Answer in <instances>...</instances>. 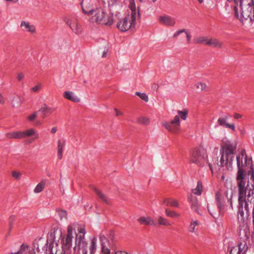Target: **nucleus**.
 Masks as SVG:
<instances>
[{
    "label": "nucleus",
    "mask_w": 254,
    "mask_h": 254,
    "mask_svg": "<svg viewBox=\"0 0 254 254\" xmlns=\"http://www.w3.org/2000/svg\"><path fill=\"white\" fill-rule=\"evenodd\" d=\"M237 143L236 141H228L221 146L220 154L213 159V165H208L212 173L213 168L220 170V167L226 166L228 169L231 168L234 156L237 152Z\"/></svg>",
    "instance_id": "obj_1"
},
{
    "label": "nucleus",
    "mask_w": 254,
    "mask_h": 254,
    "mask_svg": "<svg viewBox=\"0 0 254 254\" xmlns=\"http://www.w3.org/2000/svg\"><path fill=\"white\" fill-rule=\"evenodd\" d=\"M85 234V229L83 227L78 226L77 232L73 226L69 225L67 226V234L63 239V249L64 250H69L71 246L73 238L75 236V244L76 246L74 248V250L76 251L80 249L81 246L84 247V245H87L84 239V235Z\"/></svg>",
    "instance_id": "obj_2"
},
{
    "label": "nucleus",
    "mask_w": 254,
    "mask_h": 254,
    "mask_svg": "<svg viewBox=\"0 0 254 254\" xmlns=\"http://www.w3.org/2000/svg\"><path fill=\"white\" fill-rule=\"evenodd\" d=\"M125 2L128 5L130 12H128V14L120 19L117 24V28L122 32L134 28L136 25V18L140 17L139 7L136 6L134 0H125Z\"/></svg>",
    "instance_id": "obj_3"
},
{
    "label": "nucleus",
    "mask_w": 254,
    "mask_h": 254,
    "mask_svg": "<svg viewBox=\"0 0 254 254\" xmlns=\"http://www.w3.org/2000/svg\"><path fill=\"white\" fill-rule=\"evenodd\" d=\"M249 177L254 182L252 186L254 189V169L252 158L248 157L245 150H242L239 154V181H247Z\"/></svg>",
    "instance_id": "obj_4"
},
{
    "label": "nucleus",
    "mask_w": 254,
    "mask_h": 254,
    "mask_svg": "<svg viewBox=\"0 0 254 254\" xmlns=\"http://www.w3.org/2000/svg\"><path fill=\"white\" fill-rule=\"evenodd\" d=\"M241 7V22L246 28L250 27L254 20V5L251 0H239Z\"/></svg>",
    "instance_id": "obj_5"
},
{
    "label": "nucleus",
    "mask_w": 254,
    "mask_h": 254,
    "mask_svg": "<svg viewBox=\"0 0 254 254\" xmlns=\"http://www.w3.org/2000/svg\"><path fill=\"white\" fill-rule=\"evenodd\" d=\"M91 22L108 26L112 24L113 16L111 13H107L101 7H96L89 15Z\"/></svg>",
    "instance_id": "obj_6"
},
{
    "label": "nucleus",
    "mask_w": 254,
    "mask_h": 254,
    "mask_svg": "<svg viewBox=\"0 0 254 254\" xmlns=\"http://www.w3.org/2000/svg\"><path fill=\"white\" fill-rule=\"evenodd\" d=\"M177 113L179 116H176L174 119L170 122H163L162 123V126L169 131L173 133H177L180 130V120L181 118L183 120H186L188 114V110L184 109L183 110H178Z\"/></svg>",
    "instance_id": "obj_7"
},
{
    "label": "nucleus",
    "mask_w": 254,
    "mask_h": 254,
    "mask_svg": "<svg viewBox=\"0 0 254 254\" xmlns=\"http://www.w3.org/2000/svg\"><path fill=\"white\" fill-rule=\"evenodd\" d=\"M236 188L234 187V190L233 191L231 190L230 194V197H229V192L228 191L223 192L221 190H220L218 192L216 193L215 197L216 201L217 202V205L219 209V212L221 213L224 208L225 200L224 199V195H226L228 201H229L231 207L233 208L232 205V197L233 195L236 193Z\"/></svg>",
    "instance_id": "obj_8"
},
{
    "label": "nucleus",
    "mask_w": 254,
    "mask_h": 254,
    "mask_svg": "<svg viewBox=\"0 0 254 254\" xmlns=\"http://www.w3.org/2000/svg\"><path fill=\"white\" fill-rule=\"evenodd\" d=\"M248 179L246 181L245 180H240L239 181V205H240L241 201L244 200L245 207L247 204L246 202L245 198L246 197L249 198L254 194L253 188L248 189Z\"/></svg>",
    "instance_id": "obj_9"
},
{
    "label": "nucleus",
    "mask_w": 254,
    "mask_h": 254,
    "mask_svg": "<svg viewBox=\"0 0 254 254\" xmlns=\"http://www.w3.org/2000/svg\"><path fill=\"white\" fill-rule=\"evenodd\" d=\"M207 154L203 149H195L191 153L190 162L202 166L207 162Z\"/></svg>",
    "instance_id": "obj_10"
},
{
    "label": "nucleus",
    "mask_w": 254,
    "mask_h": 254,
    "mask_svg": "<svg viewBox=\"0 0 254 254\" xmlns=\"http://www.w3.org/2000/svg\"><path fill=\"white\" fill-rule=\"evenodd\" d=\"M64 21L69 26L72 31L76 34H80L82 32L80 25L77 20L74 17L65 18Z\"/></svg>",
    "instance_id": "obj_11"
},
{
    "label": "nucleus",
    "mask_w": 254,
    "mask_h": 254,
    "mask_svg": "<svg viewBox=\"0 0 254 254\" xmlns=\"http://www.w3.org/2000/svg\"><path fill=\"white\" fill-rule=\"evenodd\" d=\"M94 0H82L81 4L83 12L89 15L96 8L94 6Z\"/></svg>",
    "instance_id": "obj_12"
},
{
    "label": "nucleus",
    "mask_w": 254,
    "mask_h": 254,
    "mask_svg": "<svg viewBox=\"0 0 254 254\" xmlns=\"http://www.w3.org/2000/svg\"><path fill=\"white\" fill-rule=\"evenodd\" d=\"M158 21L161 24L167 26L173 27L176 24L174 18L166 14L160 15L158 17Z\"/></svg>",
    "instance_id": "obj_13"
},
{
    "label": "nucleus",
    "mask_w": 254,
    "mask_h": 254,
    "mask_svg": "<svg viewBox=\"0 0 254 254\" xmlns=\"http://www.w3.org/2000/svg\"><path fill=\"white\" fill-rule=\"evenodd\" d=\"M20 27L22 31L29 32L32 34L35 33L36 31L35 26L28 21H22Z\"/></svg>",
    "instance_id": "obj_14"
},
{
    "label": "nucleus",
    "mask_w": 254,
    "mask_h": 254,
    "mask_svg": "<svg viewBox=\"0 0 254 254\" xmlns=\"http://www.w3.org/2000/svg\"><path fill=\"white\" fill-rule=\"evenodd\" d=\"M101 242L102 253L103 254H110V250L109 248V241L103 235L100 237Z\"/></svg>",
    "instance_id": "obj_15"
},
{
    "label": "nucleus",
    "mask_w": 254,
    "mask_h": 254,
    "mask_svg": "<svg viewBox=\"0 0 254 254\" xmlns=\"http://www.w3.org/2000/svg\"><path fill=\"white\" fill-rule=\"evenodd\" d=\"M138 221L141 225L155 226V221L150 217L142 216L138 219Z\"/></svg>",
    "instance_id": "obj_16"
},
{
    "label": "nucleus",
    "mask_w": 254,
    "mask_h": 254,
    "mask_svg": "<svg viewBox=\"0 0 254 254\" xmlns=\"http://www.w3.org/2000/svg\"><path fill=\"white\" fill-rule=\"evenodd\" d=\"M54 109L49 107L46 104H44L39 110V112L42 113V117L43 119L46 118L49 115L51 114Z\"/></svg>",
    "instance_id": "obj_17"
},
{
    "label": "nucleus",
    "mask_w": 254,
    "mask_h": 254,
    "mask_svg": "<svg viewBox=\"0 0 254 254\" xmlns=\"http://www.w3.org/2000/svg\"><path fill=\"white\" fill-rule=\"evenodd\" d=\"M188 199L191 203V208L192 210L200 214L198 211V202L197 198L192 194H190L189 196Z\"/></svg>",
    "instance_id": "obj_18"
},
{
    "label": "nucleus",
    "mask_w": 254,
    "mask_h": 254,
    "mask_svg": "<svg viewBox=\"0 0 254 254\" xmlns=\"http://www.w3.org/2000/svg\"><path fill=\"white\" fill-rule=\"evenodd\" d=\"M218 124L224 127L230 128L232 130H235V125L234 124H230L227 122V119L225 117L219 118L218 120Z\"/></svg>",
    "instance_id": "obj_19"
},
{
    "label": "nucleus",
    "mask_w": 254,
    "mask_h": 254,
    "mask_svg": "<svg viewBox=\"0 0 254 254\" xmlns=\"http://www.w3.org/2000/svg\"><path fill=\"white\" fill-rule=\"evenodd\" d=\"M163 204L166 206H170L173 207H178L179 204L177 200L171 198H166L163 200Z\"/></svg>",
    "instance_id": "obj_20"
},
{
    "label": "nucleus",
    "mask_w": 254,
    "mask_h": 254,
    "mask_svg": "<svg viewBox=\"0 0 254 254\" xmlns=\"http://www.w3.org/2000/svg\"><path fill=\"white\" fill-rule=\"evenodd\" d=\"M63 96L65 98L74 102L76 103L79 102L80 101V99L78 97L75 96L73 92L71 91L64 92Z\"/></svg>",
    "instance_id": "obj_21"
},
{
    "label": "nucleus",
    "mask_w": 254,
    "mask_h": 254,
    "mask_svg": "<svg viewBox=\"0 0 254 254\" xmlns=\"http://www.w3.org/2000/svg\"><path fill=\"white\" fill-rule=\"evenodd\" d=\"M214 48H221L222 43L219 40L214 38H208L207 45Z\"/></svg>",
    "instance_id": "obj_22"
},
{
    "label": "nucleus",
    "mask_w": 254,
    "mask_h": 254,
    "mask_svg": "<svg viewBox=\"0 0 254 254\" xmlns=\"http://www.w3.org/2000/svg\"><path fill=\"white\" fill-rule=\"evenodd\" d=\"M65 146V141L58 140V157L59 159H62L63 157V148Z\"/></svg>",
    "instance_id": "obj_23"
},
{
    "label": "nucleus",
    "mask_w": 254,
    "mask_h": 254,
    "mask_svg": "<svg viewBox=\"0 0 254 254\" xmlns=\"http://www.w3.org/2000/svg\"><path fill=\"white\" fill-rule=\"evenodd\" d=\"M94 190L96 193V194L98 196V197L104 202L108 204L110 202L109 198L103 193H102L101 191L97 189L96 188L94 189Z\"/></svg>",
    "instance_id": "obj_24"
},
{
    "label": "nucleus",
    "mask_w": 254,
    "mask_h": 254,
    "mask_svg": "<svg viewBox=\"0 0 254 254\" xmlns=\"http://www.w3.org/2000/svg\"><path fill=\"white\" fill-rule=\"evenodd\" d=\"M21 133L22 138L30 137L36 134V130L31 128L28 129H26L23 131H21Z\"/></svg>",
    "instance_id": "obj_25"
},
{
    "label": "nucleus",
    "mask_w": 254,
    "mask_h": 254,
    "mask_svg": "<svg viewBox=\"0 0 254 254\" xmlns=\"http://www.w3.org/2000/svg\"><path fill=\"white\" fill-rule=\"evenodd\" d=\"M5 135L7 138L10 139H22L21 131L8 132Z\"/></svg>",
    "instance_id": "obj_26"
},
{
    "label": "nucleus",
    "mask_w": 254,
    "mask_h": 254,
    "mask_svg": "<svg viewBox=\"0 0 254 254\" xmlns=\"http://www.w3.org/2000/svg\"><path fill=\"white\" fill-rule=\"evenodd\" d=\"M29 251L28 246L23 244L17 252H11L9 254H23L27 253Z\"/></svg>",
    "instance_id": "obj_27"
},
{
    "label": "nucleus",
    "mask_w": 254,
    "mask_h": 254,
    "mask_svg": "<svg viewBox=\"0 0 254 254\" xmlns=\"http://www.w3.org/2000/svg\"><path fill=\"white\" fill-rule=\"evenodd\" d=\"M207 37H195L194 38V42L196 44H203L204 43L207 45V41L208 40Z\"/></svg>",
    "instance_id": "obj_28"
},
{
    "label": "nucleus",
    "mask_w": 254,
    "mask_h": 254,
    "mask_svg": "<svg viewBox=\"0 0 254 254\" xmlns=\"http://www.w3.org/2000/svg\"><path fill=\"white\" fill-rule=\"evenodd\" d=\"M22 101L23 99L21 97L19 96H15L13 97L11 103L13 106L19 107L22 104Z\"/></svg>",
    "instance_id": "obj_29"
},
{
    "label": "nucleus",
    "mask_w": 254,
    "mask_h": 254,
    "mask_svg": "<svg viewBox=\"0 0 254 254\" xmlns=\"http://www.w3.org/2000/svg\"><path fill=\"white\" fill-rule=\"evenodd\" d=\"M165 213L166 215L172 218H177L180 216L179 213L167 208L165 209Z\"/></svg>",
    "instance_id": "obj_30"
},
{
    "label": "nucleus",
    "mask_w": 254,
    "mask_h": 254,
    "mask_svg": "<svg viewBox=\"0 0 254 254\" xmlns=\"http://www.w3.org/2000/svg\"><path fill=\"white\" fill-rule=\"evenodd\" d=\"M158 224L160 225L163 226H170L171 225L169 221L166 219L163 218L162 216H159L158 218Z\"/></svg>",
    "instance_id": "obj_31"
},
{
    "label": "nucleus",
    "mask_w": 254,
    "mask_h": 254,
    "mask_svg": "<svg viewBox=\"0 0 254 254\" xmlns=\"http://www.w3.org/2000/svg\"><path fill=\"white\" fill-rule=\"evenodd\" d=\"M202 190V184L200 182H198L197 183V185L196 188L194 189H193L192 190V191L194 194L199 195L201 194Z\"/></svg>",
    "instance_id": "obj_32"
},
{
    "label": "nucleus",
    "mask_w": 254,
    "mask_h": 254,
    "mask_svg": "<svg viewBox=\"0 0 254 254\" xmlns=\"http://www.w3.org/2000/svg\"><path fill=\"white\" fill-rule=\"evenodd\" d=\"M45 186V183L44 182H42L39 183L34 189V192L35 193H39L41 192L43 190Z\"/></svg>",
    "instance_id": "obj_33"
},
{
    "label": "nucleus",
    "mask_w": 254,
    "mask_h": 254,
    "mask_svg": "<svg viewBox=\"0 0 254 254\" xmlns=\"http://www.w3.org/2000/svg\"><path fill=\"white\" fill-rule=\"evenodd\" d=\"M96 242L97 239L96 238H94L91 241V245L90 246V254H94L95 250L96 249Z\"/></svg>",
    "instance_id": "obj_34"
},
{
    "label": "nucleus",
    "mask_w": 254,
    "mask_h": 254,
    "mask_svg": "<svg viewBox=\"0 0 254 254\" xmlns=\"http://www.w3.org/2000/svg\"><path fill=\"white\" fill-rule=\"evenodd\" d=\"M137 122L141 125H147L149 123V119L147 117H141L137 119Z\"/></svg>",
    "instance_id": "obj_35"
},
{
    "label": "nucleus",
    "mask_w": 254,
    "mask_h": 254,
    "mask_svg": "<svg viewBox=\"0 0 254 254\" xmlns=\"http://www.w3.org/2000/svg\"><path fill=\"white\" fill-rule=\"evenodd\" d=\"M57 212L61 220L66 219L67 213L65 211L61 209H58Z\"/></svg>",
    "instance_id": "obj_36"
},
{
    "label": "nucleus",
    "mask_w": 254,
    "mask_h": 254,
    "mask_svg": "<svg viewBox=\"0 0 254 254\" xmlns=\"http://www.w3.org/2000/svg\"><path fill=\"white\" fill-rule=\"evenodd\" d=\"M198 225L199 222L198 221H192L189 227L190 231L191 233H194L195 232V227Z\"/></svg>",
    "instance_id": "obj_37"
},
{
    "label": "nucleus",
    "mask_w": 254,
    "mask_h": 254,
    "mask_svg": "<svg viewBox=\"0 0 254 254\" xmlns=\"http://www.w3.org/2000/svg\"><path fill=\"white\" fill-rule=\"evenodd\" d=\"M135 95L139 96L142 100L148 102V96L144 93H140L139 92H136Z\"/></svg>",
    "instance_id": "obj_38"
},
{
    "label": "nucleus",
    "mask_w": 254,
    "mask_h": 254,
    "mask_svg": "<svg viewBox=\"0 0 254 254\" xmlns=\"http://www.w3.org/2000/svg\"><path fill=\"white\" fill-rule=\"evenodd\" d=\"M42 88V85L41 83H38L34 87L31 88V91L32 92L37 93Z\"/></svg>",
    "instance_id": "obj_39"
},
{
    "label": "nucleus",
    "mask_w": 254,
    "mask_h": 254,
    "mask_svg": "<svg viewBox=\"0 0 254 254\" xmlns=\"http://www.w3.org/2000/svg\"><path fill=\"white\" fill-rule=\"evenodd\" d=\"M195 86L198 90L202 91L205 89L206 86L205 84L201 82H198L196 83Z\"/></svg>",
    "instance_id": "obj_40"
},
{
    "label": "nucleus",
    "mask_w": 254,
    "mask_h": 254,
    "mask_svg": "<svg viewBox=\"0 0 254 254\" xmlns=\"http://www.w3.org/2000/svg\"><path fill=\"white\" fill-rule=\"evenodd\" d=\"M12 176L16 179H19L21 176V173L16 171L12 172Z\"/></svg>",
    "instance_id": "obj_41"
},
{
    "label": "nucleus",
    "mask_w": 254,
    "mask_h": 254,
    "mask_svg": "<svg viewBox=\"0 0 254 254\" xmlns=\"http://www.w3.org/2000/svg\"><path fill=\"white\" fill-rule=\"evenodd\" d=\"M186 32V29H181V30H178L177 31H176L174 34H173V37L174 38H176L179 35H180L181 33H184V32Z\"/></svg>",
    "instance_id": "obj_42"
},
{
    "label": "nucleus",
    "mask_w": 254,
    "mask_h": 254,
    "mask_svg": "<svg viewBox=\"0 0 254 254\" xmlns=\"http://www.w3.org/2000/svg\"><path fill=\"white\" fill-rule=\"evenodd\" d=\"M207 210L209 212V214L213 217L214 216V214L215 211L214 210L213 208L212 207H211L209 204H207Z\"/></svg>",
    "instance_id": "obj_43"
},
{
    "label": "nucleus",
    "mask_w": 254,
    "mask_h": 254,
    "mask_svg": "<svg viewBox=\"0 0 254 254\" xmlns=\"http://www.w3.org/2000/svg\"><path fill=\"white\" fill-rule=\"evenodd\" d=\"M37 112H35L33 114L29 116L28 117V119L29 121H33V120H34L35 119V118L37 117Z\"/></svg>",
    "instance_id": "obj_44"
},
{
    "label": "nucleus",
    "mask_w": 254,
    "mask_h": 254,
    "mask_svg": "<svg viewBox=\"0 0 254 254\" xmlns=\"http://www.w3.org/2000/svg\"><path fill=\"white\" fill-rule=\"evenodd\" d=\"M227 0L230 2L234 1L235 3L236 4V5H235V6H234V11H235V16L236 17H237V16H238V10H237V0Z\"/></svg>",
    "instance_id": "obj_45"
},
{
    "label": "nucleus",
    "mask_w": 254,
    "mask_h": 254,
    "mask_svg": "<svg viewBox=\"0 0 254 254\" xmlns=\"http://www.w3.org/2000/svg\"><path fill=\"white\" fill-rule=\"evenodd\" d=\"M230 254H238V249L236 247L232 248L230 252Z\"/></svg>",
    "instance_id": "obj_46"
},
{
    "label": "nucleus",
    "mask_w": 254,
    "mask_h": 254,
    "mask_svg": "<svg viewBox=\"0 0 254 254\" xmlns=\"http://www.w3.org/2000/svg\"><path fill=\"white\" fill-rule=\"evenodd\" d=\"M24 77V74L23 73L19 72L17 74V79L18 81L21 80Z\"/></svg>",
    "instance_id": "obj_47"
},
{
    "label": "nucleus",
    "mask_w": 254,
    "mask_h": 254,
    "mask_svg": "<svg viewBox=\"0 0 254 254\" xmlns=\"http://www.w3.org/2000/svg\"><path fill=\"white\" fill-rule=\"evenodd\" d=\"M186 35V38L187 40V43L189 44L190 42V39H191V35L190 33L188 32L187 30H186V32H185Z\"/></svg>",
    "instance_id": "obj_48"
},
{
    "label": "nucleus",
    "mask_w": 254,
    "mask_h": 254,
    "mask_svg": "<svg viewBox=\"0 0 254 254\" xmlns=\"http://www.w3.org/2000/svg\"><path fill=\"white\" fill-rule=\"evenodd\" d=\"M243 202H244V200L241 201L240 205H239V213H240L241 216L243 217H244V212H241V209H243L241 206L242 207Z\"/></svg>",
    "instance_id": "obj_49"
},
{
    "label": "nucleus",
    "mask_w": 254,
    "mask_h": 254,
    "mask_svg": "<svg viewBox=\"0 0 254 254\" xmlns=\"http://www.w3.org/2000/svg\"><path fill=\"white\" fill-rule=\"evenodd\" d=\"M115 111L116 112V116H121L123 114V113L122 112L119 111L117 109H115Z\"/></svg>",
    "instance_id": "obj_50"
},
{
    "label": "nucleus",
    "mask_w": 254,
    "mask_h": 254,
    "mask_svg": "<svg viewBox=\"0 0 254 254\" xmlns=\"http://www.w3.org/2000/svg\"><path fill=\"white\" fill-rule=\"evenodd\" d=\"M57 131V127H53L52 129H51V132L53 134H54Z\"/></svg>",
    "instance_id": "obj_51"
},
{
    "label": "nucleus",
    "mask_w": 254,
    "mask_h": 254,
    "mask_svg": "<svg viewBox=\"0 0 254 254\" xmlns=\"http://www.w3.org/2000/svg\"><path fill=\"white\" fill-rule=\"evenodd\" d=\"M115 254H128L126 252L118 251L115 253Z\"/></svg>",
    "instance_id": "obj_52"
},
{
    "label": "nucleus",
    "mask_w": 254,
    "mask_h": 254,
    "mask_svg": "<svg viewBox=\"0 0 254 254\" xmlns=\"http://www.w3.org/2000/svg\"><path fill=\"white\" fill-rule=\"evenodd\" d=\"M4 102L2 96L0 94V103L3 104Z\"/></svg>",
    "instance_id": "obj_53"
},
{
    "label": "nucleus",
    "mask_w": 254,
    "mask_h": 254,
    "mask_svg": "<svg viewBox=\"0 0 254 254\" xmlns=\"http://www.w3.org/2000/svg\"><path fill=\"white\" fill-rule=\"evenodd\" d=\"M82 254H87V251L85 248L83 249Z\"/></svg>",
    "instance_id": "obj_54"
},
{
    "label": "nucleus",
    "mask_w": 254,
    "mask_h": 254,
    "mask_svg": "<svg viewBox=\"0 0 254 254\" xmlns=\"http://www.w3.org/2000/svg\"><path fill=\"white\" fill-rule=\"evenodd\" d=\"M34 136H35L34 139H37L39 138V134H37L36 132V134L34 135Z\"/></svg>",
    "instance_id": "obj_55"
},
{
    "label": "nucleus",
    "mask_w": 254,
    "mask_h": 254,
    "mask_svg": "<svg viewBox=\"0 0 254 254\" xmlns=\"http://www.w3.org/2000/svg\"><path fill=\"white\" fill-rule=\"evenodd\" d=\"M6 1H14V2H17L18 0H5Z\"/></svg>",
    "instance_id": "obj_56"
},
{
    "label": "nucleus",
    "mask_w": 254,
    "mask_h": 254,
    "mask_svg": "<svg viewBox=\"0 0 254 254\" xmlns=\"http://www.w3.org/2000/svg\"><path fill=\"white\" fill-rule=\"evenodd\" d=\"M106 55V53L105 51H104V52L103 53L102 57H105Z\"/></svg>",
    "instance_id": "obj_57"
},
{
    "label": "nucleus",
    "mask_w": 254,
    "mask_h": 254,
    "mask_svg": "<svg viewBox=\"0 0 254 254\" xmlns=\"http://www.w3.org/2000/svg\"><path fill=\"white\" fill-rule=\"evenodd\" d=\"M240 133L242 135H244L245 134V131L244 130H240Z\"/></svg>",
    "instance_id": "obj_58"
},
{
    "label": "nucleus",
    "mask_w": 254,
    "mask_h": 254,
    "mask_svg": "<svg viewBox=\"0 0 254 254\" xmlns=\"http://www.w3.org/2000/svg\"><path fill=\"white\" fill-rule=\"evenodd\" d=\"M236 159L237 165H238V155L236 156Z\"/></svg>",
    "instance_id": "obj_59"
},
{
    "label": "nucleus",
    "mask_w": 254,
    "mask_h": 254,
    "mask_svg": "<svg viewBox=\"0 0 254 254\" xmlns=\"http://www.w3.org/2000/svg\"><path fill=\"white\" fill-rule=\"evenodd\" d=\"M236 180H237V181H238V172L237 174Z\"/></svg>",
    "instance_id": "obj_60"
},
{
    "label": "nucleus",
    "mask_w": 254,
    "mask_h": 254,
    "mask_svg": "<svg viewBox=\"0 0 254 254\" xmlns=\"http://www.w3.org/2000/svg\"><path fill=\"white\" fill-rule=\"evenodd\" d=\"M199 2V3H202V1H203V0H197Z\"/></svg>",
    "instance_id": "obj_61"
},
{
    "label": "nucleus",
    "mask_w": 254,
    "mask_h": 254,
    "mask_svg": "<svg viewBox=\"0 0 254 254\" xmlns=\"http://www.w3.org/2000/svg\"><path fill=\"white\" fill-rule=\"evenodd\" d=\"M253 2V5H254V0H251Z\"/></svg>",
    "instance_id": "obj_62"
},
{
    "label": "nucleus",
    "mask_w": 254,
    "mask_h": 254,
    "mask_svg": "<svg viewBox=\"0 0 254 254\" xmlns=\"http://www.w3.org/2000/svg\"><path fill=\"white\" fill-rule=\"evenodd\" d=\"M242 254H245V251H244L243 253H242Z\"/></svg>",
    "instance_id": "obj_63"
},
{
    "label": "nucleus",
    "mask_w": 254,
    "mask_h": 254,
    "mask_svg": "<svg viewBox=\"0 0 254 254\" xmlns=\"http://www.w3.org/2000/svg\"><path fill=\"white\" fill-rule=\"evenodd\" d=\"M153 2H155L156 1V0H152Z\"/></svg>",
    "instance_id": "obj_64"
}]
</instances>
